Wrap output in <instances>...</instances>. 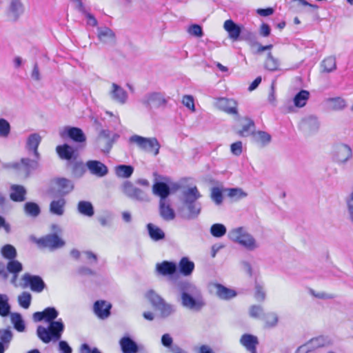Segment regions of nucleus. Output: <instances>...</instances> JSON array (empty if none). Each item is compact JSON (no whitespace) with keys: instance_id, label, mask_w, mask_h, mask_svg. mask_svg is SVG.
Instances as JSON below:
<instances>
[{"instance_id":"nucleus-35","label":"nucleus","mask_w":353,"mask_h":353,"mask_svg":"<svg viewBox=\"0 0 353 353\" xmlns=\"http://www.w3.org/2000/svg\"><path fill=\"white\" fill-rule=\"evenodd\" d=\"M310 92L305 90H301L293 98V103L295 107L301 108L304 107L310 98Z\"/></svg>"},{"instance_id":"nucleus-61","label":"nucleus","mask_w":353,"mask_h":353,"mask_svg":"<svg viewBox=\"0 0 353 353\" xmlns=\"http://www.w3.org/2000/svg\"><path fill=\"white\" fill-rule=\"evenodd\" d=\"M249 314L251 317L259 319L263 314V308L261 305H252L250 307Z\"/></svg>"},{"instance_id":"nucleus-32","label":"nucleus","mask_w":353,"mask_h":353,"mask_svg":"<svg viewBox=\"0 0 353 353\" xmlns=\"http://www.w3.org/2000/svg\"><path fill=\"white\" fill-rule=\"evenodd\" d=\"M243 123L242 125V128L239 130L237 133L241 137H248L250 135L253 136V133H254V122L253 120L248 117H245L243 119Z\"/></svg>"},{"instance_id":"nucleus-26","label":"nucleus","mask_w":353,"mask_h":353,"mask_svg":"<svg viewBox=\"0 0 353 353\" xmlns=\"http://www.w3.org/2000/svg\"><path fill=\"white\" fill-rule=\"evenodd\" d=\"M119 345L123 353H137L139 347L129 336H123L119 341Z\"/></svg>"},{"instance_id":"nucleus-24","label":"nucleus","mask_w":353,"mask_h":353,"mask_svg":"<svg viewBox=\"0 0 353 353\" xmlns=\"http://www.w3.org/2000/svg\"><path fill=\"white\" fill-rule=\"evenodd\" d=\"M156 271L163 276L172 275L176 271V265L174 262L164 261L157 263Z\"/></svg>"},{"instance_id":"nucleus-31","label":"nucleus","mask_w":353,"mask_h":353,"mask_svg":"<svg viewBox=\"0 0 353 353\" xmlns=\"http://www.w3.org/2000/svg\"><path fill=\"white\" fill-rule=\"evenodd\" d=\"M10 199L15 202H21L26 199V190L23 186L19 185H12L10 188Z\"/></svg>"},{"instance_id":"nucleus-40","label":"nucleus","mask_w":353,"mask_h":353,"mask_svg":"<svg viewBox=\"0 0 353 353\" xmlns=\"http://www.w3.org/2000/svg\"><path fill=\"white\" fill-rule=\"evenodd\" d=\"M321 72L330 73L334 71L336 68V59L330 56L324 59L321 63Z\"/></svg>"},{"instance_id":"nucleus-45","label":"nucleus","mask_w":353,"mask_h":353,"mask_svg":"<svg viewBox=\"0 0 353 353\" xmlns=\"http://www.w3.org/2000/svg\"><path fill=\"white\" fill-rule=\"evenodd\" d=\"M160 311L163 317H168L175 312L176 307L174 305L167 303L165 300L157 307Z\"/></svg>"},{"instance_id":"nucleus-56","label":"nucleus","mask_w":353,"mask_h":353,"mask_svg":"<svg viewBox=\"0 0 353 353\" xmlns=\"http://www.w3.org/2000/svg\"><path fill=\"white\" fill-rule=\"evenodd\" d=\"M345 201L348 218L353 223V191L346 196Z\"/></svg>"},{"instance_id":"nucleus-29","label":"nucleus","mask_w":353,"mask_h":353,"mask_svg":"<svg viewBox=\"0 0 353 353\" xmlns=\"http://www.w3.org/2000/svg\"><path fill=\"white\" fill-rule=\"evenodd\" d=\"M159 213L165 221L173 220L175 217V213L167 201H159Z\"/></svg>"},{"instance_id":"nucleus-42","label":"nucleus","mask_w":353,"mask_h":353,"mask_svg":"<svg viewBox=\"0 0 353 353\" xmlns=\"http://www.w3.org/2000/svg\"><path fill=\"white\" fill-rule=\"evenodd\" d=\"M11 306L9 298L5 294H0V316L5 317L10 314Z\"/></svg>"},{"instance_id":"nucleus-34","label":"nucleus","mask_w":353,"mask_h":353,"mask_svg":"<svg viewBox=\"0 0 353 353\" xmlns=\"http://www.w3.org/2000/svg\"><path fill=\"white\" fill-rule=\"evenodd\" d=\"M254 141L261 147L268 145L272 140L271 135L265 131H257L253 133Z\"/></svg>"},{"instance_id":"nucleus-59","label":"nucleus","mask_w":353,"mask_h":353,"mask_svg":"<svg viewBox=\"0 0 353 353\" xmlns=\"http://www.w3.org/2000/svg\"><path fill=\"white\" fill-rule=\"evenodd\" d=\"M182 103L192 112H195L194 100L192 95H184L182 98Z\"/></svg>"},{"instance_id":"nucleus-46","label":"nucleus","mask_w":353,"mask_h":353,"mask_svg":"<svg viewBox=\"0 0 353 353\" xmlns=\"http://www.w3.org/2000/svg\"><path fill=\"white\" fill-rule=\"evenodd\" d=\"M145 296L156 309L164 301V299L153 290H148Z\"/></svg>"},{"instance_id":"nucleus-7","label":"nucleus","mask_w":353,"mask_h":353,"mask_svg":"<svg viewBox=\"0 0 353 353\" xmlns=\"http://www.w3.org/2000/svg\"><path fill=\"white\" fill-rule=\"evenodd\" d=\"M25 12V7L21 0H10L6 10V17L11 22L17 21Z\"/></svg>"},{"instance_id":"nucleus-28","label":"nucleus","mask_w":353,"mask_h":353,"mask_svg":"<svg viewBox=\"0 0 353 353\" xmlns=\"http://www.w3.org/2000/svg\"><path fill=\"white\" fill-rule=\"evenodd\" d=\"M201 197V194L196 187H191L183 190L182 201L183 203H198L196 201Z\"/></svg>"},{"instance_id":"nucleus-10","label":"nucleus","mask_w":353,"mask_h":353,"mask_svg":"<svg viewBox=\"0 0 353 353\" xmlns=\"http://www.w3.org/2000/svg\"><path fill=\"white\" fill-rule=\"evenodd\" d=\"M74 188L72 182L65 178L55 179L52 182V190L59 195L64 196L70 193Z\"/></svg>"},{"instance_id":"nucleus-41","label":"nucleus","mask_w":353,"mask_h":353,"mask_svg":"<svg viewBox=\"0 0 353 353\" xmlns=\"http://www.w3.org/2000/svg\"><path fill=\"white\" fill-rule=\"evenodd\" d=\"M134 168L131 165H119L115 167V174L118 177L128 179L131 176Z\"/></svg>"},{"instance_id":"nucleus-21","label":"nucleus","mask_w":353,"mask_h":353,"mask_svg":"<svg viewBox=\"0 0 353 353\" xmlns=\"http://www.w3.org/2000/svg\"><path fill=\"white\" fill-rule=\"evenodd\" d=\"M224 30L228 33V37L236 41L239 39L241 33V27L234 23L232 19L226 20L223 23Z\"/></svg>"},{"instance_id":"nucleus-63","label":"nucleus","mask_w":353,"mask_h":353,"mask_svg":"<svg viewBox=\"0 0 353 353\" xmlns=\"http://www.w3.org/2000/svg\"><path fill=\"white\" fill-rule=\"evenodd\" d=\"M188 32L190 34L197 37H201L203 34L201 26L197 24L190 26Z\"/></svg>"},{"instance_id":"nucleus-2","label":"nucleus","mask_w":353,"mask_h":353,"mask_svg":"<svg viewBox=\"0 0 353 353\" xmlns=\"http://www.w3.org/2000/svg\"><path fill=\"white\" fill-rule=\"evenodd\" d=\"M177 290L181 294V305L190 310L199 311L205 305L200 289L194 283L188 281H179Z\"/></svg>"},{"instance_id":"nucleus-51","label":"nucleus","mask_w":353,"mask_h":353,"mask_svg":"<svg viewBox=\"0 0 353 353\" xmlns=\"http://www.w3.org/2000/svg\"><path fill=\"white\" fill-rule=\"evenodd\" d=\"M10 167L14 170H15L19 174L23 176L24 178H28L30 172L26 168V165L21 161L12 163L10 165Z\"/></svg>"},{"instance_id":"nucleus-62","label":"nucleus","mask_w":353,"mask_h":353,"mask_svg":"<svg viewBox=\"0 0 353 353\" xmlns=\"http://www.w3.org/2000/svg\"><path fill=\"white\" fill-rule=\"evenodd\" d=\"M211 198L216 204L219 205L223 201V194L219 188H213L211 192Z\"/></svg>"},{"instance_id":"nucleus-60","label":"nucleus","mask_w":353,"mask_h":353,"mask_svg":"<svg viewBox=\"0 0 353 353\" xmlns=\"http://www.w3.org/2000/svg\"><path fill=\"white\" fill-rule=\"evenodd\" d=\"M265 291L262 285L259 283L255 285L254 298L257 301H263L265 299Z\"/></svg>"},{"instance_id":"nucleus-30","label":"nucleus","mask_w":353,"mask_h":353,"mask_svg":"<svg viewBox=\"0 0 353 353\" xmlns=\"http://www.w3.org/2000/svg\"><path fill=\"white\" fill-rule=\"evenodd\" d=\"M179 269L180 273L188 276L192 274L194 269V263L188 257H183L179 263Z\"/></svg>"},{"instance_id":"nucleus-52","label":"nucleus","mask_w":353,"mask_h":353,"mask_svg":"<svg viewBox=\"0 0 353 353\" xmlns=\"http://www.w3.org/2000/svg\"><path fill=\"white\" fill-rule=\"evenodd\" d=\"M6 269L8 272L16 274H19L23 270V265L21 262L17 260L12 259L9 261L7 264Z\"/></svg>"},{"instance_id":"nucleus-55","label":"nucleus","mask_w":353,"mask_h":353,"mask_svg":"<svg viewBox=\"0 0 353 353\" xmlns=\"http://www.w3.org/2000/svg\"><path fill=\"white\" fill-rule=\"evenodd\" d=\"M32 295L28 292H23L18 296V302L21 307L28 309L31 303Z\"/></svg>"},{"instance_id":"nucleus-12","label":"nucleus","mask_w":353,"mask_h":353,"mask_svg":"<svg viewBox=\"0 0 353 353\" xmlns=\"http://www.w3.org/2000/svg\"><path fill=\"white\" fill-rule=\"evenodd\" d=\"M37 243L42 246L48 248L51 250H56L65 245V241L55 234H48L44 237L39 239Z\"/></svg>"},{"instance_id":"nucleus-33","label":"nucleus","mask_w":353,"mask_h":353,"mask_svg":"<svg viewBox=\"0 0 353 353\" xmlns=\"http://www.w3.org/2000/svg\"><path fill=\"white\" fill-rule=\"evenodd\" d=\"M65 200L60 198L53 200L50 204V212L57 216H62L65 212Z\"/></svg>"},{"instance_id":"nucleus-6","label":"nucleus","mask_w":353,"mask_h":353,"mask_svg":"<svg viewBox=\"0 0 353 353\" xmlns=\"http://www.w3.org/2000/svg\"><path fill=\"white\" fill-rule=\"evenodd\" d=\"M23 288L29 287L32 292L40 293L46 288V284L41 276L32 275L29 273L24 274L21 277Z\"/></svg>"},{"instance_id":"nucleus-37","label":"nucleus","mask_w":353,"mask_h":353,"mask_svg":"<svg viewBox=\"0 0 353 353\" xmlns=\"http://www.w3.org/2000/svg\"><path fill=\"white\" fill-rule=\"evenodd\" d=\"M78 212L84 216L90 217L94 215V211L92 204L86 201H81L77 205Z\"/></svg>"},{"instance_id":"nucleus-3","label":"nucleus","mask_w":353,"mask_h":353,"mask_svg":"<svg viewBox=\"0 0 353 353\" xmlns=\"http://www.w3.org/2000/svg\"><path fill=\"white\" fill-rule=\"evenodd\" d=\"M229 239L241 245L249 251H254L259 248V243L255 238L243 227H239L230 230Z\"/></svg>"},{"instance_id":"nucleus-39","label":"nucleus","mask_w":353,"mask_h":353,"mask_svg":"<svg viewBox=\"0 0 353 353\" xmlns=\"http://www.w3.org/2000/svg\"><path fill=\"white\" fill-rule=\"evenodd\" d=\"M56 150L61 159L66 160H70L74 152L73 148L68 144L58 145Z\"/></svg>"},{"instance_id":"nucleus-57","label":"nucleus","mask_w":353,"mask_h":353,"mask_svg":"<svg viewBox=\"0 0 353 353\" xmlns=\"http://www.w3.org/2000/svg\"><path fill=\"white\" fill-rule=\"evenodd\" d=\"M11 127L5 119H0V137L6 138L10 133Z\"/></svg>"},{"instance_id":"nucleus-15","label":"nucleus","mask_w":353,"mask_h":353,"mask_svg":"<svg viewBox=\"0 0 353 353\" xmlns=\"http://www.w3.org/2000/svg\"><path fill=\"white\" fill-rule=\"evenodd\" d=\"M109 94L114 101L121 105L126 103L128 99L127 92L115 83H112Z\"/></svg>"},{"instance_id":"nucleus-22","label":"nucleus","mask_w":353,"mask_h":353,"mask_svg":"<svg viewBox=\"0 0 353 353\" xmlns=\"http://www.w3.org/2000/svg\"><path fill=\"white\" fill-rule=\"evenodd\" d=\"M97 143L103 152H108L112 145L110 131L106 130H101L97 139Z\"/></svg>"},{"instance_id":"nucleus-19","label":"nucleus","mask_w":353,"mask_h":353,"mask_svg":"<svg viewBox=\"0 0 353 353\" xmlns=\"http://www.w3.org/2000/svg\"><path fill=\"white\" fill-rule=\"evenodd\" d=\"M210 290L211 292H214L221 299H230L236 295L234 290L219 283H211L210 285Z\"/></svg>"},{"instance_id":"nucleus-9","label":"nucleus","mask_w":353,"mask_h":353,"mask_svg":"<svg viewBox=\"0 0 353 353\" xmlns=\"http://www.w3.org/2000/svg\"><path fill=\"white\" fill-rule=\"evenodd\" d=\"M321 122L319 118L312 114L303 117L299 123L301 130L307 134L316 133L319 130Z\"/></svg>"},{"instance_id":"nucleus-64","label":"nucleus","mask_w":353,"mask_h":353,"mask_svg":"<svg viewBox=\"0 0 353 353\" xmlns=\"http://www.w3.org/2000/svg\"><path fill=\"white\" fill-rule=\"evenodd\" d=\"M57 350L60 353H72V348L67 341L63 340L59 341Z\"/></svg>"},{"instance_id":"nucleus-8","label":"nucleus","mask_w":353,"mask_h":353,"mask_svg":"<svg viewBox=\"0 0 353 353\" xmlns=\"http://www.w3.org/2000/svg\"><path fill=\"white\" fill-rule=\"evenodd\" d=\"M123 193L128 197L137 201H144L147 200L145 192L135 187L130 181H125L121 185Z\"/></svg>"},{"instance_id":"nucleus-54","label":"nucleus","mask_w":353,"mask_h":353,"mask_svg":"<svg viewBox=\"0 0 353 353\" xmlns=\"http://www.w3.org/2000/svg\"><path fill=\"white\" fill-rule=\"evenodd\" d=\"M86 165L81 161H77L72 165V173L77 178L81 177L86 171Z\"/></svg>"},{"instance_id":"nucleus-16","label":"nucleus","mask_w":353,"mask_h":353,"mask_svg":"<svg viewBox=\"0 0 353 353\" xmlns=\"http://www.w3.org/2000/svg\"><path fill=\"white\" fill-rule=\"evenodd\" d=\"M41 141V136L37 133H33L28 136L26 143V150L30 154L40 159V154L38 151V147Z\"/></svg>"},{"instance_id":"nucleus-36","label":"nucleus","mask_w":353,"mask_h":353,"mask_svg":"<svg viewBox=\"0 0 353 353\" xmlns=\"http://www.w3.org/2000/svg\"><path fill=\"white\" fill-rule=\"evenodd\" d=\"M147 229L150 239L154 241H159L165 238L164 232L159 227L152 223L147 225Z\"/></svg>"},{"instance_id":"nucleus-17","label":"nucleus","mask_w":353,"mask_h":353,"mask_svg":"<svg viewBox=\"0 0 353 353\" xmlns=\"http://www.w3.org/2000/svg\"><path fill=\"white\" fill-rule=\"evenodd\" d=\"M352 157L351 148L346 144H339L335 147L334 158L339 163H345Z\"/></svg>"},{"instance_id":"nucleus-38","label":"nucleus","mask_w":353,"mask_h":353,"mask_svg":"<svg viewBox=\"0 0 353 353\" xmlns=\"http://www.w3.org/2000/svg\"><path fill=\"white\" fill-rule=\"evenodd\" d=\"M10 321L14 329L19 332H23L26 330L25 322L19 313H10Z\"/></svg>"},{"instance_id":"nucleus-4","label":"nucleus","mask_w":353,"mask_h":353,"mask_svg":"<svg viewBox=\"0 0 353 353\" xmlns=\"http://www.w3.org/2000/svg\"><path fill=\"white\" fill-rule=\"evenodd\" d=\"M128 143L136 146L141 151L152 153L157 156L159 153L161 145L156 137H145L133 134L128 139Z\"/></svg>"},{"instance_id":"nucleus-53","label":"nucleus","mask_w":353,"mask_h":353,"mask_svg":"<svg viewBox=\"0 0 353 353\" xmlns=\"http://www.w3.org/2000/svg\"><path fill=\"white\" fill-rule=\"evenodd\" d=\"M227 232L226 228L221 223H214L210 228L211 234L216 238L222 237Z\"/></svg>"},{"instance_id":"nucleus-23","label":"nucleus","mask_w":353,"mask_h":353,"mask_svg":"<svg viewBox=\"0 0 353 353\" xmlns=\"http://www.w3.org/2000/svg\"><path fill=\"white\" fill-rule=\"evenodd\" d=\"M240 343L251 353H256V345L259 343L256 336L249 334H245L241 336Z\"/></svg>"},{"instance_id":"nucleus-43","label":"nucleus","mask_w":353,"mask_h":353,"mask_svg":"<svg viewBox=\"0 0 353 353\" xmlns=\"http://www.w3.org/2000/svg\"><path fill=\"white\" fill-rule=\"evenodd\" d=\"M264 66L270 71L279 70L280 69V61L278 59L274 57L271 52H269L265 61Z\"/></svg>"},{"instance_id":"nucleus-44","label":"nucleus","mask_w":353,"mask_h":353,"mask_svg":"<svg viewBox=\"0 0 353 353\" xmlns=\"http://www.w3.org/2000/svg\"><path fill=\"white\" fill-rule=\"evenodd\" d=\"M24 212L26 215L34 218L40 214L41 209L36 203L27 202L24 205Z\"/></svg>"},{"instance_id":"nucleus-27","label":"nucleus","mask_w":353,"mask_h":353,"mask_svg":"<svg viewBox=\"0 0 353 353\" xmlns=\"http://www.w3.org/2000/svg\"><path fill=\"white\" fill-rule=\"evenodd\" d=\"M152 192L160 197V201H166V198L170 194L169 186L163 182H157L153 185Z\"/></svg>"},{"instance_id":"nucleus-58","label":"nucleus","mask_w":353,"mask_h":353,"mask_svg":"<svg viewBox=\"0 0 353 353\" xmlns=\"http://www.w3.org/2000/svg\"><path fill=\"white\" fill-rule=\"evenodd\" d=\"M21 161L26 165L28 170L31 173L32 171L36 170L39 167V160L34 157V159L22 158Z\"/></svg>"},{"instance_id":"nucleus-20","label":"nucleus","mask_w":353,"mask_h":353,"mask_svg":"<svg viewBox=\"0 0 353 353\" xmlns=\"http://www.w3.org/2000/svg\"><path fill=\"white\" fill-rule=\"evenodd\" d=\"M112 305L105 301H97L93 306L94 314L101 319H107L110 315Z\"/></svg>"},{"instance_id":"nucleus-18","label":"nucleus","mask_w":353,"mask_h":353,"mask_svg":"<svg viewBox=\"0 0 353 353\" xmlns=\"http://www.w3.org/2000/svg\"><path fill=\"white\" fill-rule=\"evenodd\" d=\"M85 165L90 174L97 177H103L108 172V167L99 161L89 160Z\"/></svg>"},{"instance_id":"nucleus-50","label":"nucleus","mask_w":353,"mask_h":353,"mask_svg":"<svg viewBox=\"0 0 353 353\" xmlns=\"http://www.w3.org/2000/svg\"><path fill=\"white\" fill-rule=\"evenodd\" d=\"M2 256L8 260L14 259L17 256V250L15 248L10 244L5 245L1 250Z\"/></svg>"},{"instance_id":"nucleus-25","label":"nucleus","mask_w":353,"mask_h":353,"mask_svg":"<svg viewBox=\"0 0 353 353\" xmlns=\"http://www.w3.org/2000/svg\"><path fill=\"white\" fill-rule=\"evenodd\" d=\"M185 210L183 216L188 220L196 219L201 212L200 203H183Z\"/></svg>"},{"instance_id":"nucleus-1","label":"nucleus","mask_w":353,"mask_h":353,"mask_svg":"<svg viewBox=\"0 0 353 353\" xmlns=\"http://www.w3.org/2000/svg\"><path fill=\"white\" fill-rule=\"evenodd\" d=\"M44 321L49 323L48 327L39 325L37 329L38 338L44 343L57 341L64 331V324L61 319L54 321L59 315L58 311L52 307H48L43 311Z\"/></svg>"},{"instance_id":"nucleus-11","label":"nucleus","mask_w":353,"mask_h":353,"mask_svg":"<svg viewBox=\"0 0 353 353\" xmlns=\"http://www.w3.org/2000/svg\"><path fill=\"white\" fill-rule=\"evenodd\" d=\"M237 102L232 99L219 98L215 103V106L218 109L226 112L228 114H238Z\"/></svg>"},{"instance_id":"nucleus-5","label":"nucleus","mask_w":353,"mask_h":353,"mask_svg":"<svg viewBox=\"0 0 353 353\" xmlns=\"http://www.w3.org/2000/svg\"><path fill=\"white\" fill-rule=\"evenodd\" d=\"M169 97H166L165 94L158 92L147 93L141 99V103L146 108H159L165 107L169 100Z\"/></svg>"},{"instance_id":"nucleus-47","label":"nucleus","mask_w":353,"mask_h":353,"mask_svg":"<svg viewBox=\"0 0 353 353\" xmlns=\"http://www.w3.org/2000/svg\"><path fill=\"white\" fill-rule=\"evenodd\" d=\"M327 103L329 108L333 110H341L346 105L345 101L341 97L330 98Z\"/></svg>"},{"instance_id":"nucleus-48","label":"nucleus","mask_w":353,"mask_h":353,"mask_svg":"<svg viewBox=\"0 0 353 353\" xmlns=\"http://www.w3.org/2000/svg\"><path fill=\"white\" fill-rule=\"evenodd\" d=\"M263 321L266 327H274L278 324L279 316L275 312H268L263 316Z\"/></svg>"},{"instance_id":"nucleus-49","label":"nucleus","mask_w":353,"mask_h":353,"mask_svg":"<svg viewBox=\"0 0 353 353\" xmlns=\"http://www.w3.org/2000/svg\"><path fill=\"white\" fill-rule=\"evenodd\" d=\"M13 334L10 328L0 329V343L8 348V345L12 341Z\"/></svg>"},{"instance_id":"nucleus-13","label":"nucleus","mask_w":353,"mask_h":353,"mask_svg":"<svg viewBox=\"0 0 353 353\" xmlns=\"http://www.w3.org/2000/svg\"><path fill=\"white\" fill-rule=\"evenodd\" d=\"M59 134L61 137H70L76 142L81 143L85 141V136L82 130L76 127H65L60 130Z\"/></svg>"},{"instance_id":"nucleus-14","label":"nucleus","mask_w":353,"mask_h":353,"mask_svg":"<svg viewBox=\"0 0 353 353\" xmlns=\"http://www.w3.org/2000/svg\"><path fill=\"white\" fill-rule=\"evenodd\" d=\"M97 36L99 41L105 45H112L116 42V35L113 30L106 26L98 27Z\"/></svg>"}]
</instances>
